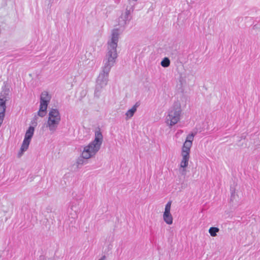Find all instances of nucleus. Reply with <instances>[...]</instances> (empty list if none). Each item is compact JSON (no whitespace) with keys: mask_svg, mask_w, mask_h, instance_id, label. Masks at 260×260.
I'll return each instance as SVG.
<instances>
[{"mask_svg":"<svg viewBox=\"0 0 260 260\" xmlns=\"http://www.w3.org/2000/svg\"><path fill=\"white\" fill-rule=\"evenodd\" d=\"M84 158H83L82 157L81 158H78L76 161V164L77 165H82L84 164Z\"/></svg>","mask_w":260,"mask_h":260,"instance_id":"obj_17","label":"nucleus"},{"mask_svg":"<svg viewBox=\"0 0 260 260\" xmlns=\"http://www.w3.org/2000/svg\"><path fill=\"white\" fill-rule=\"evenodd\" d=\"M120 1V0H114L115 3L116 4L119 3Z\"/></svg>","mask_w":260,"mask_h":260,"instance_id":"obj_19","label":"nucleus"},{"mask_svg":"<svg viewBox=\"0 0 260 260\" xmlns=\"http://www.w3.org/2000/svg\"><path fill=\"white\" fill-rule=\"evenodd\" d=\"M110 71L105 70L101 68V71L96 79L94 95L99 98L103 89L107 85Z\"/></svg>","mask_w":260,"mask_h":260,"instance_id":"obj_4","label":"nucleus"},{"mask_svg":"<svg viewBox=\"0 0 260 260\" xmlns=\"http://www.w3.org/2000/svg\"><path fill=\"white\" fill-rule=\"evenodd\" d=\"M231 200L232 201H235L236 202H238V200L237 198H238V195L237 194L235 189H231Z\"/></svg>","mask_w":260,"mask_h":260,"instance_id":"obj_15","label":"nucleus"},{"mask_svg":"<svg viewBox=\"0 0 260 260\" xmlns=\"http://www.w3.org/2000/svg\"><path fill=\"white\" fill-rule=\"evenodd\" d=\"M51 100V96L47 91H44L42 92L40 96V105L38 115L43 117L47 113V108Z\"/></svg>","mask_w":260,"mask_h":260,"instance_id":"obj_6","label":"nucleus"},{"mask_svg":"<svg viewBox=\"0 0 260 260\" xmlns=\"http://www.w3.org/2000/svg\"><path fill=\"white\" fill-rule=\"evenodd\" d=\"M103 142V136L100 131H95L94 139L90 143L101 149Z\"/></svg>","mask_w":260,"mask_h":260,"instance_id":"obj_11","label":"nucleus"},{"mask_svg":"<svg viewBox=\"0 0 260 260\" xmlns=\"http://www.w3.org/2000/svg\"><path fill=\"white\" fill-rule=\"evenodd\" d=\"M60 121V115L56 109H51L49 113L47 124L50 130L57 128Z\"/></svg>","mask_w":260,"mask_h":260,"instance_id":"obj_5","label":"nucleus"},{"mask_svg":"<svg viewBox=\"0 0 260 260\" xmlns=\"http://www.w3.org/2000/svg\"><path fill=\"white\" fill-rule=\"evenodd\" d=\"M219 231V229L216 227H211L209 230V233L212 237L217 236V233Z\"/></svg>","mask_w":260,"mask_h":260,"instance_id":"obj_14","label":"nucleus"},{"mask_svg":"<svg viewBox=\"0 0 260 260\" xmlns=\"http://www.w3.org/2000/svg\"><path fill=\"white\" fill-rule=\"evenodd\" d=\"M135 5V3H134L129 7H127L125 11L121 14L119 18V22L120 25L124 26L129 23L132 18L131 13L134 10Z\"/></svg>","mask_w":260,"mask_h":260,"instance_id":"obj_9","label":"nucleus"},{"mask_svg":"<svg viewBox=\"0 0 260 260\" xmlns=\"http://www.w3.org/2000/svg\"><path fill=\"white\" fill-rule=\"evenodd\" d=\"M119 30L117 28L112 30L111 38L107 42V51L104 57L102 68L111 71L116 62L118 57L117 52V44L119 40Z\"/></svg>","mask_w":260,"mask_h":260,"instance_id":"obj_1","label":"nucleus"},{"mask_svg":"<svg viewBox=\"0 0 260 260\" xmlns=\"http://www.w3.org/2000/svg\"><path fill=\"white\" fill-rule=\"evenodd\" d=\"M196 134L191 133L188 135L181 147L180 153L181 159L179 166V171L182 175H185L186 173V168L188 166L190 158V149Z\"/></svg>","mask_w":260,"mask_h":260,"instance_id":"obj_2","label":"nucleus"},{"mask_svg":"<svg viewBox=\"0 0 260 260\" xmlns=\"http://www.w3.org/2000/svg\"><path fill=\"white\" fill-rule=\"evenodd\" d=\"M100 150V148L89 143L83 147L81 151V157L85 159L94 157Z\"/></svg>","mask_w":260,"mask_h":260,"instance_id":"obj_7","label":"nucleus"},{"mask_svg":"<svg viewBox=\"0 0 260 260\" xmlns=\"http://www.w3.org/2000/svg\"><path fill=\"white\" fill-rule=\"evenodd\" d=\"M106 259V256L103 255L100 259L99 260H105Z\"/></svg>","mask_w":260,"mask_h":260,"instance_id":"obj_18","label":"nucleus"},{"mask_svg":"<svg viewBox=\"0 0 260 260\" xmlns=\"http://www.w3.org/2000/svg\"><path fill=\"white\" fill-rule=\"evenodd\" d=\"M160 64L164 68H167L170 65V60L168 57H165L161 61Z\"/></svg>","mask_w":260,"mask_h":260,"instance_id":"obj_16","label":"nucleus"},{"mask_svg":"<svg viewBox=\"0 0 260 260\" xmlns=\"http://www.w3.org/2000/svg\"><path fill=\"white\" fill-rule=\"evenodd\" d=\"M140 104L139 102H137L132 108L129 109L125 113V115L127 118H130L133 116L135 113L136 112L137 108L140 106Z\"/></svg>","mask_w":260,"mask_h":260,"instance_id":"obj_12","label":"nucleus"},{"mask_svg":"<svg viewBox=\"0 0 260 260\" xmlns=\"http://www.w3.org/2000/svg\"><path fill=\"white\" fill-rule=\"evenodd\" d=\"M172 202L169 201L165 206V211L163 213V219L164 221L169 225L173 223V218L171 213Z\"/></svg>","mask_w":260,"mask_h":260,"instance_id":"obj_10","label":"nucleus"},{"mask_svg":"<svg viewBox=\"0 0 260 260\" xmlns=\"http://www.w3.org/2000/svg\"><path fill=\"white\" fill-rule=\"evenodd\" d=\"M33 135L34 131H26L20 149L17 154L18 157H21L24 152L28 149Z\"/></svg>","mask_w":260,"mask_h":260,"instance_id":"obj_8","label":"nucleus"},{"mask_svg":"<svg viewBox=\"0 0 260 260\" xmlns=\"http://www.w3.org/2000/svg\"><path fill=\"white\" fill-rule=\"evenodd\" d=\"M38 116H39V115L38 114L35 115L27 130H35V128L37 125Z\"/></svg>","mask_w":260,"mask_h":260,"instance_id":"obj_13","label":"nucleus"},{"mask_svg":"<svg viewBox=\"0 0 260 260\" xmlns=\"http://www.w3.org/2000/svg\"><path fill=\"white\" fill-rule=\"evenodd\" d=\"M181 113L180 104L179 102H175L169 111V114L166 117L167 124L170 126L176 124L180 120Z\"/></svg>","mask_w":260,"mask_h":260,"instance_id":"obj_3","label":"nucleus"}]
</instances>
